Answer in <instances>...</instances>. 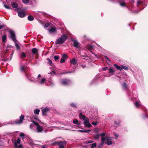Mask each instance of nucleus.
<instances>
[{
    "mask_svg": "<svg viewBox=\"0 0 148 148\" xmlns=\"http://www.w3.org/2000/svg\"><path fill=\"white\" fill-rule=\"evenodd\" d=\"M68 36L66 34L62 35L55 41L56 44L61 45L64 43L67 40Z\"/></svg>",
    "mask_w": 148,
    "mask_h": 148,
    "instance_id": "1",
    "label": "nucleus"
},
{
    "mask_svg": "<svg viewBox=\"0 0 148 148\" xmlns=\"http://www.w3.org/2000/svg\"><path fill=\"white\" fill-rule=\"evenodd\" d=\"M56 144L58 146L59 148H64L66 142L65 141H60L56 142Z\"/></svg>",
    "mask_w": 148,
    "mask_h": 148,
    "instance_id": "2",
    "label": "nucleus"
},
{
    "mask_svg": "<svg viewBox=\"0 0 148 148\" xmlns=\"http://www.w3.org/2000/svg\"><path fill=\"white\" fill-rule=\"evenodd\" d=\"M35 124L36 125V129L35 131L38 133L42 132L43 130V127L40 125L37 122H35Z\"/></svg>",
    "mask_w": 148,
    "mask_h": 148,
    "instance_id": "3",
    "label": "nucleus"
},
{
    "mask_svg": "<svg viewBox=\"0 0 148 148\" xmlns=\"http://www.w3.org/2000/svg\"><path fill=\"white\" fill-rule=\"evenodd\" d=\"M61 83L63 85L67 86L69 85L71 83V81L69 79H62Z\"/></svg>",
    "mask_w": 148,
    "mask_h": 148,
    "instance_id": "4",
    "label": "nucleus"
},
{
    "mask_svg": "<svg viewBox=\"0 0 148 148\" xmlns=\"http://www.w3.org/2000/svg\"><path fill=\"white\" fill-rule=\"evenodd\" d=\"M10 32L11 39L14 42H16L17 40L15 38V35L14 32L12 31H10Z\"/></svg>",
    "mask_w": 148,
    "mask_h": 148,
    "instance_id": "5",
    "label": "nucleus"
},
{
    "mask_svg": "<svg viewBox=\"0 0 148 148\" xmlns=\"http://www.w3.org/2000/svg\"><path fill=\"white\" fill-rule=\"evenodd\" d=\"M24 118V116L23 115H21L19 117V120H16L15 123L17 124H19L22 123Z\"/></svg>",
    "mask_w": 148,
    "mask_h": 148,
    "instance_id": "6",
    "label": "nucleus"
},
{
    "mask_svg": "<svg viewBox=\"0 0 148 148\" xmlns=\"http://www.w3.org/2000/svg\"><path fill=\"white\" fill-rule=\"evenodd\" d=\"M113 138L112 137H107L106 138L107 142L106 143V144L108 145H112V140Z\"/></svg>",
    "mask_w": 148,
    "mask_h": 148,
    "instance_id": "7",
    "label": "nucleus"
},
{
    "mask_svg": "<svg viewBox=\"0 0 148 148\" xmlns=\"http://www.w3.org/2000/svg\"><path fill=\"white\" fill-rule=\"evenodd\" d=\"M80 45L77 40H73V46L74 47L78 48Z\"/></svg>",
    "mask_w": 148,
    "mask_h": 148,
    "instance_id": "8",
    "label": "nucleus"
},
{
    "mask_svg": "<svg viewBox=\"0 0 148 148\" xmlns=\"http://www.w3.org/2000/svg\"><path fill=\"white\" fill-rule=\"evenodd\" d=\"M49 111V108L46 107L42 110V113L43 115H45Z\"/></svg>",
    "mask_w": 148,
    "mask_h": 148,
    "instance_id": "9",
    "label": "nucleus"
},
{
    "mask_svg": "<svg viewBox=\"0 0 148 148\" xmlns=\"http://www.w3.org/2000/svg\"><path fill=\"white\" fill-rule=\"evenodd\" d=\"M35 122H36L35 121H33V123L31 124L30 125V128L32 130H34V131H35L36 127V125L35 124Z\"/></svg>",
    "mask_w": 148,
    "mask_h": 148,
    "instance_id": "10",
    "label": "nucleus"
},
{
    "mask_svg": "<svg viewBox=\"0 0 148 148\" xmlns=\"http://www.w3.org/2000/svg\"><path fill=\"white\" fill-rule=\"evenodd\" d=\"M70 63L71 64L75 65L77 63V60L75 58H73L70 60Z\"/></svg>",
    "mask_w": 148,
    "mask_h": 148,
    "instance_id": "11",
    "label": "nucleus"
},
{
    "mask_svg": "<svg viewBox=\"0 0 148 148\" xmlns=\"http://www.w3.org/2000/svg\"><path fill=\"white\" fill-rule=\"evenodd\" d=\"M46 80V79L45 78H42L39 81H37V84L42 85L44 84V83L45 82Z\"/></svg>",
    "mask_w": 148,
    "mask_h": 148,
    "instance_id": "12",
    "label": "nucleus"
},
{
    "mask_svg": "<svg viewBox=\"0 0 148 148\" xmlns=\"http://www.w3.org/2000/svg\"><path fill=\"white\" fill-rule=\"evenodd\" d=\"M120 5L122 7H125L126 6L125 3L124 1L122 0L120 1H118Z\"/></svg>",
    "mask_w": 148,
    "mask_h": 148,
    "instance_id": "13",
    "label": "nucleus"
},
{
    "mask_svg": "<svg viewBox=\"0 0 148 148\" xmlns=\"http://www.w3.org/2000/svg\"><path fill=\"white\" fill-rule=\"evenodd\" d=\"M11 5L13 8H17L16 10L17 11L19 10L20 9V8H17V7L18 6V5H17V4L16 3H12L11 4Z\"/></svg>",
    "mask_w": 148,
    "mask_h": 148,
    "instance_id": "14",
    "label": "nucleus"
},
{
    "mask_svg": "<svg viewBox=\"0 0 148 148\" xmlns=\"http://www.w3.org/2000/svg\"><path fill=\"white\" fill-rule=\"evenodd\" d=\"M18 16L20 17L23 18L25 16V13L22 12H19L18 14Z\"/></svg>",
    "mask_w": 148,
    "mask_h": 148,
    "instance_id": "15",
    "label": "nucleus"
},
{
    "mask_svg": "<svg viewBox=\"0 0 148 148\" xmlns=\"http://www.w3.org/2000/svg\"><path fill=\"white\" fill-rule=\"evenodd\" d=\"M79 117L80 119L82 118L83 120H84L85 119V115L83 114L82 112H80L79 113Z\"/></svg>",
    "mask_w": 148,
    "mask_h": 148,
    "instance_id": "16",
    "label": "nucleus"
},
{
    "mask_svg": "<svg viewBox=\"0 0 148 148\" xmlns=\"http://www.w3.org/2000/svg\"><path fill=\"white\" fill-rule=\"evenodd\" d=\"M91 130H78L77 131L81 132H89L91 131Z\"/></svg>",
    "mask_w": 148,
    "mask_h": 148,
    "instance_id": "17",
    "label": "nucleus"
},
{
    "mask_svg": "<svg viewBox=\"0 0 148 148\" xmlns=\"http://www.w3.org/2000/svg\"><path fill=\"white\" fill-rule=\"evenodd\" d=\"M109 73L111 74L112 75L113 74V73L115 72L113 70V69L112 68H110L109 69Z\"/></svg>",
    "mask_w": 148,
    "mask_h": 148,
    "instance_id": "18",
    "label": "nucleus"
},
{
    "mask_svg": "<svg viewBox=\"0 0 148 148\" xmlns=\"http://www.w3.org/2000/svg\"><path fill=\"white\" fill-rule=\"evenodd\" d=\"M49 31L50 32H55L56 31V30L55 28L52 27Z\"/></svg>",
    "mask_w": 148,
    "mask_h": 148,
    "instance_id": "19",
    "label": "nucleus"
},
{
    "mask_svg": "<svg viewBox=\"0 0 148 148\" xmlns=\"http://www.w3.org/2000/svg\"><path fill=\"white\" fill-rule=\"evenodd\" d=\"M114 65L117 69L121 71V65L119 66L116 64H114Z\"/></svg>",
    "mask_w": 148,
    "mask_h": 148,
    "instance_id": "20",
    "label": "nucleus"
},
{
    "mask_svg": "<svg viewBox=\"0 0 148 148\" xmlns=\"http://www.w3.org/2000/svg\"><path fill=\"white\" fill-rule=\"evenodd\" d=\"M28 79L30 82H33L37 83V80L38 79V78H36V79H35L34 78H32L31 79L29 78Z\"/></svg>",
    "mask_w": 148,
    "mask_h": 148,
    "instance_id": "21",
    "label": "nucleus"
},
{
    "mask_svg": "<svg viewBox=\"0 0 148 148\" xmlns=\"http://www.w3.org/2000/svg\"><path fill=\"white\" fill-rule=\"evenodd\" d=\"M122 87L123 89L126 90L127 89V84L125 82H124L122 85Z\"/></svg>",
    "mask_w": 148,
    "mask_h": 148,
    "instance_id": "22",
    "label": "nucleus"
},
{
    "mask_svg": "<svg viewBox=\"0 0 148 148\" xmlns=\"http://www.w3.org/2000/svg\"><path fill=\"white\" fill-rule=\"evenodd\" d=\"M28 20L29 21H32L34 19L33 16L31 15H29L27 17Z\"/></svg>",
    "mask_w": 148,
    "mask_h": 148,
    "instance_id": "23",
    "label": "nucleus"
},
{
    "mask_svg": "<svg viewBox=\"0 0 148 148\" xmlns=\"http://www.w3.org/2000/svg\"><path fill=\"white\" fill-rule=\"evenodd\" d=\"M73 123L74 124H77L78 125H81L80 123H78V121L76 119L73 120Z\"/></svg>",
    "mask_w": 148,
    "mask_h": 148,
    "instance_id": "24",
    "label": "nucleus"
},
{
    "mask_svg": "<svg viewBox=\"0 0 148 148\" xmlns=\"http://www.w3.org/2000/svg\"><path fill=\"white\" fill-rule=\"evenodd\" d=\"M85 126L89 127L91 126V124L89 123H83Z\"/></svg>",
    "mask_w": 148,
    "mask_h": 148,
    "instance_id": "25",
    "label": "nucleus"
},
{
    "mask_svg": "<svg viewBox=\"0 0 148 148\" xmlns=\"http://www.w3.org/2000/svg\"><path fill=\"white\" fill-rule=\"evenodd\" d=\"M135 105L137 107H138L140 105V101H137L135 103Z\"/></svg>",
    "mask_w": 148,
    "mask_h": 148,
    "instance_id": "26",
    "label": "nucleus"
},
{
    "mask_svg": "<svg viewBox=\"0 0 148 148\" xmlns=\"http://www.w3.org/2000/svg\"><path fill=\"white\" fill-rule=\"evenodd\" d=\"M40 110L39 109H36L34 111V113L36 115H38L39 114Z\"/></svg>",
    "mask_w": 148,
    "mask_h": 148,
    "instance_id": "27",
    "label": "nucleus"
},
{
    "mask_svg": "<svg viewBox=\"0 0 148 148\" xmlns=\"http://www.w3.org/2000/svg\"><path fill=\"white\" fill-rule=\"evenodd\" d=\"M26 56V55L24 52H22L21 53L20 57L21 58H24Z\"/></svg>",
    "mask_w": 148,
    "mask_h": 148,
    "instance_id": "28",
    "label": "nucleus"
},
{
    "mask_svg": "<svg viewBox=\"0 0 148 148\" xmlns=\"http://www.w3.org/2000/svg\"><path fill=\"white\" fill-rule=\"evenodd\" d=\"M32 52L33 54H35L38 52V50L36 48H34L32 49Z\"/></svg>",
    "mask_w": 148,
    "mask_h": 148,
    "instance_id": "29",
    "label": "nucleus"
},
{
    "mask_svg": "<svg viewBox=\"0 0 148 148\" xmlns=\"http://www.w3.org/2000/svg\"><path fill=\"white\" fill-rule=\"evenodd\" d=\"M94 47V46L92 45H89L87 46V48L89 50L93 49Z\"/></svg>",
    "mask_w": 148,
    "mask_h": 148,
    "instance_id": "30",
    "label": "nucleus"
},
{
    "mask_svg": "<svg viewBox=\"0 0 148 148\" xmlns=\"http://www.w3.org/2000/svg\"><path fill=\"white\" fill-rule=\"evenodd\" d=\"M122 69H124L126 71L128 70L129 69L128 68L127 66L124 65H121V70Z\"/></svg>",
    "mask_w": 148,
    "mask_h": 148,
    "instance_id": "31",
    "label": "nucleus"
},
{
    "mask_svg": "<svg viewBox=\"0 0 148 148\" xmlns=\"http://www.w3.org/2000/svg\"><path fill=\"white\" fill-rule=\"evenodd\" d=\"M3 4L5 8L8 9H10V7L9 5L5 4L3 2Z\"/></svg>",
    "mask_w": 148,
    "mask_h": 148,
    "instance_id": "32",
    "label": "nucleus"
},
{
    "mask_svg": "<svg viewBox=\"0 0 148 148\" xmlns=\"http://www.w3.org/2000/svg\"><path fill=\"white\" fill-rule=\"evenodd\" d=\"M15 46L16 48V49L17 50H19L20 49V46H19V44L16 43V42H15Z\"/></svg>",
    "mask_w": 148,
    "mask_h": 148,
    "instance_id": "33",
    "label": "nucleus"
},
{
    "mask_svg": "<svg viewBox=\"0 0 148 148\" xmlns=\"http://www.w3.org/2000/svg\"><path fill=\"white\" fill-rule=\"evenodd\" d=\"M106 138L104 137H102L101 138V142L104 143L105 141L106 140Z\"/></svg>",
    "mask_w": 148,
    "mask_h": 148,
    "instance_id": "34",
    "label": "nucleus"
},
{
    "mask_svg": "<svg viewBox=\"0 0 148 148\" xmlns=\"http://www.w3.org/2000/svg\"><path fill=\"white\" fill-rule=\"evenodd\" d=\"M24 66H22L21 67L20 70L21 72L24 73L26 75V73L24 71Z\"/></svg>",
    "mask_w": 148,
    "mask_h": 148,
    "instance_id": "35",
    "label": "nucleus"
},
{
    "mask_svg": "<svg viewBox=\"0 0 148 148\" xmlns=\"http://www.w3.org/2000/svg\"><path fill=\"white\" fill-rule=\"evenodd\" d=\"M99 136L100 135L99 134H96L94 136V138L95 140H97L99 138Z\"/></svg>",
    "mask_w": 148,
    "mask_h": 148,
    "instance_id": "36",
    "label": "nucleus"
},
{
    "mask_svg": "<svg viewBox=\"0 0 148 148\" xmlns=\"http://www.w3.org/2000/svg\"><path fill=\"white\" fill-rule=\"evenodd\" d=\"M97 144L96 143H94L92 144L91 146V148H95L96 147Z\"/></svg>",
    "mask_w": 148,
    "mask_h": 148,
    "instance_id": "37",
    "label": "nucleus"
},
{
    "mask_svg": "<svg viewBox=\"0 0 148 148\" xmlns=\"http://www.w3.org/2000/svg\"><path fill=\"white\" fill-rule=\"evenodd\" d=\"M70 105L73 108H76L77 107L76 105H75V104L74 103H70Z\"/></svg>",
    "mask_w": 148,
    "mask_h": 148,
    "instance_id": "38",
    "label": "nucleus"
},
{
    "mask_svg": "<svg viewBox=\"0 0 148 148\" xmlns=\"http://www.w3.org/2000/svg\"><path fill=\"white\" fill-rule=\"evenodd\" d=\"M89 123V120L88 118H86L84 121L83 123Z\"/></svg>",
    "mask_w": 148,
    "mask_h": 148,
    "instance_id": "39",
    "label": "nucleus"
},
{
    "mask_svg": "<svg viewBox=\"0 0 148 148\" xmlns=\"http://www.w3.org/2000/svg\"><path fill=\"white\" fill-rule=\"evenodd\" d=\"M2 40L3 41H5L6 40V36L5 34H4L2 36Z\"/></svg>",
    "mask_w": 148,
    "mask_h": 148,
    "instance_id": "40",
    "label": "nucleus"
},
{
    "mask_svg": "<svg viewBox=\"0 0 148 148\" xmlns=\"http://www.w3.org/2000/svg\"><path fill=\"white\" fill-rule=\"evenodd\" d=\"M30 0H22L23 2L25 4H27L29 3Z\"/></svg>",
    "mask_w": 148,
    "mask_h": 148,
    "instance_id": "41",
    "label": "nucleus"
},
{
    "mask_svg": "<svg viewBox=\"0 0 148 148\" xmlns=\"http://www.w3.org/2000/svg\"><path fill=\"white\" fill-rule=\"evenodd\" d=\"M142 3V2L140 0H138L137 1V6L138 7L139 6V5H141Z\"/></svg>",
    "mask_w": 148,
    "mask_h": 148,
    "instance_id": "42",
    "label": "nucleus"
},
{
    "mask_svg": "<svg viewBox=\"0 0 148 148\" xmlns=\"http://www.w3.org/2000/svg\"><path fill=\"white\" fill-rule=\"evenodd\" d=\"M54 58L55 61H56L58 60L59 58V56H55L54 57Z\"/></svg>",
    "mask_w": 148,
    "mask_h": 148,
    "instance_id": "43",
    "label": "nucleus"
},
{
    "mask_svg": "<svg viewBox=\"0 0 148 148\" xmlns=\"http://www.w3.org/2000/svg\"><path fill=\"white\" fill-rule=\"evenodd\" d=\"M120 123V122H119V121L118 122H117L116 121L114 122V123L115 124V125L116 126H119Z\"/></svg>",
    "mask_w": 148,
    "mask_h": 148,
    "instance_id": "44",
    "label": "nucleus"
},
{
    "mask_svg": "<svg viewBox=\"0 0 148 148\" xmlns=\"http://www.w3.org/2000/svg\"><path fill=\"white\" fill-rule=\"evenodd\" d=\"M47 60L48 62L49 63L50 65H51V64H52V62L51 60L49 58H47Z\"/></svg>",
    "mask_w": 148,
    "mask_h": 148,
    "instance_id": "45",
    "label": "nucleus"
},
{
    "mask_svg": "<svg viewBox=\"0 0 148 148\" xmlns=\"http://www.w3.org/2000/svg\"><path fill=\"white\" fill-rule=\"evenodd\" d=\"M49 23H47L45 24L44 25V27L45 28H47L49 26Z\"/></svg>",
    "mask_w": 148,
    "mask_h": 148,
    "instance_id": "46",
    "label": "nucleus"
},
{
    "mask_svg": "<svg viewBox=\"0 0 148 148\" xmlns=\"http://www.w3.org/2000/svg\"><path fill=\"white\" fill-rule=\"evenodd\" d=\"M65 60L63 58H61L60 60V63H64L65 62Z\"/></svg>",
    "mask_w": 148,
    "mask_h": 148,
    "instance_id": "47",
    "label": "nucleus"
},
{
    "mask_svg": "<svg viewBox=\"0 0 148 148\" xmlns=\"http://www.w3.org/2000/svg\"><path fill=\"white\" fill-rule=\"evenodd\" d=\"M108 68V67H103L102 68V71H105L107 70Z\"/></svg>",
    "mask_w": 148,
    "mask_h": 148,
    "instance_id": "48",
    "label": "nucleus"
},
{
    "mask_svg": "<svg viewBox=\"0 0 148 148\" xmlns=\"http://www.w3.org/2000/svg\"><path fill=\"white\" fill-rule=\"evenodd\" d=\"M21 142V140L19 138H18L17 139V143L18 144H20Z\"/></svg>",
    "mask_w": 148,
    "mask_h": 148,
    "instance_id": "49",
    "label": "nucleus"
},
{
    "mask_svg": "<svg viewBox=\"0 0 148 148\" xmlns=\"http://www.w3.org/2000/svg\"><path fill=\"white\" fill-rule=\"evenodd\" d=\"M90 52L91 53L95 56L96 57H97V55L95 53L93 52L92 51H90Z\"/></svg>",
    "mask_w": 148,
    "mask_h": 148,
    "instance_id": "50",
    "label": "nucleus"
},
{
    "mask_svg": "<svg viewBox=\"0 0 148 148\" xmlns=\"http://www.w3.org/2000/svg\"><path fill=\"white\" fill-rule=\"evenodd\" d=\"M62 57L63 58H65V59H66L67 56L66 54H64L63 55H62Z\"/></svg>",
    "mask_w": 148,
    "mask_h": 148,
    "instance_id": "51",
    "label": "nucleus"
},
{
    "mask_svg": "<svg viewBox=\"0 0 148 148\" xmlns=\"http://www.w3.org/2000/svg\"><path fill=\"white\" fill-rule=\"evenodd\" d=\"M20 136L21 137H23L25 136V135L23 133H21L20 134Z\"/></svg>",
    "mask_w": 148,
    "mask_h": 148,
    "instance_id": "52",
    "label": "nucleus"
},
{
    "mask_svg": "<svg viewBox=\"0 0 148 148\" xmlns=\"http://www.w3.org/2000/svg\"><path fill=\"white\" fill-rule=\"evenodd\" d=\"M14 148H18V145H17L16 143L15 142L14 143Z\"/></svg>",
    "mask_w": 148,
    "mask_h": 148,
    "instance_id": "53",
    "label": "nucleus"
},
{
    "mask_svg": "<svg viewBox=\"0 0 148 148\" xmlns=\"http://www.w3.org/2000/svg\"><path fill=\"white\" fill-rule=\"evenodd\" d=\"M97 122H92L91 123V124L94 125L96 126L97 125Z\"/></svg>",
    "mask_w": 148,
    "mask_h": 148,
    "instance_id": "54",
    "label": "nucleus"
},
{
    "mask_svg": "<svg viewBox=\"0 0 148 148\" xmlns=\"http://www.w3.org/2000/svg\"><path fill=\"white\" fill-rule=\"evenodd\" d=\"M104 58H105V59L107 60L108 61H109V62H110V60L109 59V58L106 56H105Z\"/></svg>",
    "mask_w": 148,
    "mask_h": 148,
    "instance_id": "55",
    "label": "nucleus"
},
{
    "mask_svg": "<svg viewBox=\"0 0 148 148\" xmlns=\"http://www.w3.org/2000/svg\"><path fill=\"white\" fill-rule=\"evenodd\" d=\"M93 142V141L91 140H88V141H86V143H92Z\"/></svg>",
    "mask_w": 148,
    "mask_h": 148,
    "instance_id": "56",
    "label": "nucleus"
},
{
    "mask_svg": "<svg viewBox=\"0 0 148 148\" xmlns=\"http://www.w3.org/2000/svg\"><path fill=\"white\" fill-rule=\"evenodd\" d=\"M83 58L86 60L89 58V57L88 56H85Z\"/></svg>",
    "mask_w": 148,
    "mask_h": 148,
    "instance_id": "57",
    "label": "nucleus"
},
{
    "mask_svg": "<svg viewBox=\"0 0 148 148\" xmlns=\"http://www.w3.org/2000/svg\"><path fill=\"white\" fill-rule=\"evenodd\" d=\"M49 82L50 83V84H46V85H47L48 86H51V85H53V84L52 82H51V81H50Z\"/></svg>",
    "mask_w": 148,
    "mask_h": 148,
    "instance_id": "58",
    "label": "nucleus"
},
{
    "mask_svg": "<svg viewBox=\"0 0 148 148\" xmlns=\"http://www.w3.org/2000/svg\"><path fill=\"white\" fill-rule=\"evenodd\" d=\"M81 66L83 69L85 68L86 67V65L85 64H82L81 65Z\"/></svg>",
    "mask_w": 148,
    "mask_h": 148,
    "instance_id": "59",
    "label": "nucleus"
},
{
    "mask_svg": "<svg viewBox=\"0 0 148 148\" xmlns=\"http://www.w3.org/2000/svg\"><path fill=\"white\" fill-rule=\"evenodd\" d=\"M99 135L100 136H103L105 135V134L103 132L102 133L99 134Z\"/></svg>",
    "mask_w": 148,
    "mask_h": 148,
    "instance_id": "60",
    "label": "nucleus"
},
{
    "mask_svg": "<svg viewBox=\"0 0 148 148\" xmlns=\"http://www.w3.org/2000/svg\"><path fill=\"white\" fill-rule=\"evenodd\" d=\"M74 72V71H71V72H66V73H63L62 74H65L68 73H73V72Z\"/></svg>",
    "mask_w": 148,
    "mask_h": 148,
    "instance_id": "61",
    "label": "nucleus"
},
{
    "mask_svg": "<svg viewBox=\"0 0 148 148\" xmlns=\"http://www.w3.org/2000/svg\"><path fill=\"white\" fill-rule=\"evenodd\" d=\"M114 135L115 136V138L116 139L118 137V136H119V135H118L117 134H114Z\"/></svg>",
    "mask_w": 148,
    "mask_h": 148,
    "instance_id": "62",
    "label": "nucleus"
},
{
    "mask_svg": "<svg viewBox=\"0 0 148 148\" xmlns=\"http://www.w3.org/2000/svg\"><path fill=\"white\" fill-rule=\"evenodd\" d=\"M22 145H18V148H22Z\"/></svg>",
    "mask_w": 148,
    "mask_h": 148,
    "instance_id": "63",
    "label": "nucleus"
},
{
    "mask_svg": "<svg viewBox=\"0 0 148 148\" xmlns=\"http://www.w3.org/2000/svg\"><path fill=\"white\" fill-rule=\"evenodd\" d=\"M52 73H55V72H54V71H52V72H50V73H48V74H50L51 75L52 74Z\"/></svg>",
    "mask_w": 148,
    "mask_h": 148,
    "instance_id": "64",
    "label": "nucleus"
}]
</instances>
